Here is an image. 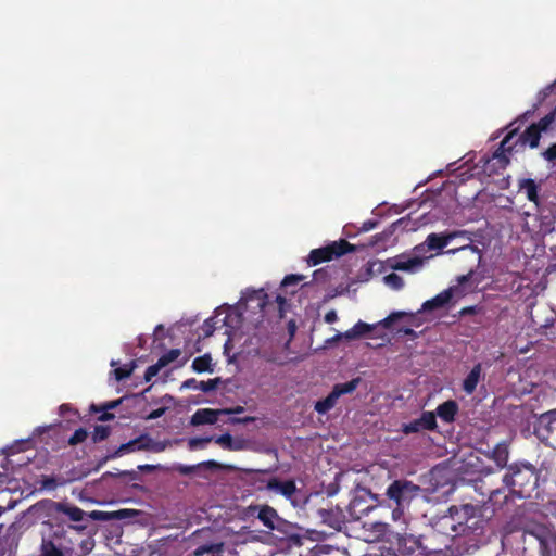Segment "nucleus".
Instances as JSON below:
<instances>
[{
	"label": "nucleus",
	"mask_w": 556,
	"mask_h": 556,
	"mask_svg": "<svg viewBox=\"0 0 556 556\" xmlns=\"http://www.w3.org/2000/svg\"><path fill=\"white\" fill-rule=\"evenodd\" d=\"M475 271L469 270L467 275L459 276L457 283L443 290L434 298L424 302L419 312H431L443 308L451 303H455L473 290L477 282H473Z\"/></svg>",
	"instance_id": "f257e3e1"
},
{
	"label": "nucleus",
	"mask_w": 556,
	"mask_h": 556,
	"mask_svg": "<svg viewBox=\"0 0 556 556\" xmlns=\"http://www.w3.org/2000/svg\"><path fill=\"white\" fill-rule=\"evenodd\" d=\"M508 471L503 478L504 483L515 488L514 491L519 496H530V492L538 485L535 469L529 465H514Z\"/></svg>",
	"instance_id": "f03ea898"
},
{
	"label": "nucleus",
	"mask_w": 556,
	"mask_h": 556,
	"mask_svg": "<svg viewBox=\"0 0 556 556\" xmlns=\"http://www.w3.org/2000/svg\"><path fill=\"white\" fill-rule=\"evenodd\" d=\"M243 517H256L261 523L264 526V531H269L270 534H274V531H277L281 534H287L289 522H287L283 518H281L277 510L269 505H249L243 509Z\"/></svg>",
	"instance_id": "7ed1b4c3"
},
{
	"label": "nucleus",
	"mask_w": 556,
	"mask_h": 556,
	"mask_svg": "<svg viewBox=\"0 0 556 556\" xmlns=\"http://www.w3.org/2000/svg\"><path fill=\"white\" fill-rule=\"evenodd\" d=\"M478 509L473 505L453 506L448 514L441 518V526L450 528L453 535L465 533L466 529H472L476 522L469 525V521L476 518Z\"/></svg>",
	"instance_id": "20e7f679"
},
{
	"label": "nucleus",
	"mask_w": 556,
	"mask_h": 556,
	"mask_svg": "<svg viewBox=\"0 0 556 556\" xmlns=\"http://www.w3.org/2000/svg\"><path fill=\"white\" fill-rule=\"evenodd\" d=\"M265 489L282 495L295 508H303L308 502V496L296 488L293 480L280 481L271 478L266 481Z\"/></svg>",
	"instance_id": "39448f33"
},
{
	"label": "nucleus",
	"mask_w": 556,
	"mask_h": 556,
	"mask_svg": "<svg viewBox=\"0 0 556 556\" xmlns=\"http://www.w3.org/2000/svg\"><path fill=\"white\" fill-rule=\"evenodd\" d=\"M363 536L367 542L386 541L392 545H401L405 533L390 530L389 525L381 521L365 522L363 525Z\"/></svg>",
	"instance_id": "423d86ee"
},
{
	"label": "nucleus",
	"mask_w": 556,
	"mask_h": 556,
	"mask_svg": "<svg viewBox=\"0 0 556 556\" xmlns=\"http://www.w3.org/2000/svg\"><path fill=\"white\" fill-rule=\"evenodd\" d=\"M419 492L420 488L413 482L395 480L387 488L386 494L395 505L407 507Z\"/></svg>",
	"instance_id": "0eeeda50"
},
{
	"label": "nucleus",
	"mask_w": 556,
	"mask_h": 556,
	"mask_svg": "<svg viewBox=\"0 0 556 556\" xmlns=\"http://www.w3.org/2000/svg\"><path fill=\"white\" fill-rule=\"evenodd\" d=\"M355 251V247L344 240L333 242L330 245L312 250L308 257L307 264L315 266L321 262L330 261L333 256H341L348 252Z\"/></svg>",
	"instance_id": "6e6552de"
},
{
	"label": "nucleus",
	"mask_w": 556,
	"mask_h": 556,
	"mask_svg": "<svg viewBox=\"0 0 556 556\" xmlns=\"http://www.w3.org/2000/svg\"><path fill=\"white\" fill-rule=\"evenodd\" d=\"M432 257V255H424L421 252H416L412 256L397 255L387 260L386 264L393 270H402L410 274L419 271L425 264V261Z\"/></svg>",
	"instance_id": "1a4fd4ad"
},
{
	"label": "nucleus",
	"mask_w": 556,
	"mask_h": 556,
	"mask_svg": "<svg viewBox=\"0 0 556 556\" xmlns=\"http://www.w3.org/2000/svg\"><path fill=\"white\" fill-rule=\"evenodd\" d=\"M275 538V534H270L269 531L252 530L244 526L239 531L232 533L230 543L235 546L245 545L249 543L270 545L274 544Z\"/></svg>",
	"instance_id": "9d476101"
},
{
	"label": "nucleus",
	"mask_w": 556,
	"mask_h": 556,
	"mask_svg": "<svg viewBox=\"0 0 556 556\" xmlns=\"http://www.w3.org/2000/svg\"><path fill=\"white\" fill-rule=\"evenodd\" d=\"M359 378H355L346 383L336 384L327 397L316 402L315 410L319 414H326L336 405L341 395L352 393L359 384Z\"/></svg>",
	"instance_id": "9b49d317"
},
{
	"label": "nucleus",
	"mask_w": 556,
	"mask_h": 556,
	"mask_svg": "<svg viewBox=\"0 0 556 556\" xmlns=\"http://www.w3.org/2000/svg\"><path fill=\"white\" fill-rule=\"evenodd\" d=\"M463 235H464V232H459V233L454 232V233H448L446 236L431 233L427 237V239L424 243L415 247V251L421 252L424 255H426V253L428 251L442 249V248L446 247L453 238H455L457 236H463Z\"/></svg>",
	"instance_id": "f8f14e48"
},
{
	"label": "nucleus",
	"mask_w": 556,
	"mask_h": 556,
	"mask_svg": "<svg viewBox=\"0 0 556 556\" xmlns=\"http://www.w3.org/2000/svg\"><path fill=\"white\" fill-rule=\"evenodd\" d=\"M228 313L225 316L223 323L227 327L226 333L228 336V340L225 343V346L228 348L237 338H238V329L241 325L242 318L241 313L238 307H228Z\"/></svg>",
	"instance_id": "ddd939ff"
},
{
	"label": "nucleus",
	"mask_w": 556,
	"mask_h": 556,
	"mask_svg": "<svg viewBox=\"0 0 556 556\" xmlns=\"http://www.w3.org/2000/svg\"><path fill=\"white\" fill-rule=\"evenodd\" d=\"M539 224L533 226L532 228H529L530 231H533L535 233L540 235H546L552 232L554 228V216L552 213L544 208L538 210V217H536Z\"/></svg>",
	"instance_id": "4468645a"
},
{
	"label": "nucleus",
	"mask_w": 556,
	"mask_h": 556,
	"mask_svg": "<svg viewBox=\"0 0 556 556\" xmlns=\"http://www.w3.org/2000/svg\"><path fill=\"white\" fill-rule=\"evenodd\" d=\"M219 416H222L220 409L201 408V409H198L192 415L191 425H193V426L213 425L218 420Z\"/></svg>",
	"instance_id": "2eb2a0df"
},
{
	"label": "nucleus",
	"mask_w": 556,
	"mask_h": 556,
	"mask_svg": "<svg viewBox=\"0 0 556 556\" xmlns=\"http://www.w3.org/2000/svg\"><path fill=\"white\" fill-rule=\"evenodd\" d=\"M541 137V130L538 128L535 124L531 125L523 134H521L518 139H516L515 146H530L531 148H535L539 144Z\"/></svg>",
	"instance_id": "dca6fc26"
},
{
	"label": "nucleus",
	"mask_w": 556,
	"mask_h": 556,
	"mask_svg": "<svg viewBox=\"0 0 556 556\" xmlns=\"http://www.w3.org/2000/svg\"><path fill=\"white\" fill-rule=\"evenodd\" d=\"M516 132L515 130L510 131L502 141L500 149L494 153V157L501 159L505 164L509 162L506 154H510L514 150L518 152L515 139Z\"/></svg>",
	"instance_id": "f3484780"
},
{
	"label": "nucleus",
	"mask_w": 556,
	"mask_h": 556,
	"mask_svg": "<svg viewBox=\"0 0 556 556\" xmlns=\"http://www.w3.org/2000/svg\"><path fill=\"white\" fill-rule=\"evenodd\" d=\"M482 378V366L477 364L463 381V389L467 394H472Z\"/></svg>",
	"instance_id": "a211bd4d"
},
{
	"label": "nucleus",
	"mask_w": 556,
	"mask_h": 556,
	"mask_svg": "<svg viewBox=\"0 0 556 556\" xmlns=\"http://www.w3.org/2000/svg\"><path fill=\"white\" fill-rule=\"evenodd\" d=\"M376 325H370L359 320L351 329L344 332L345 340H356L374 330Z\"/></svg>",
	"instance_id": "6ab92c4d"
},
{
	"label": "nucleus",
	"mask_w": 556,
	"mask_h": 556,
	"mask_svg": "<svg viewBox=\"0 0 556 556\" xmlns=\"http://www.w3.org/2000/svg\"><path fill=\"white\" fill-rule=\"evenodd\" d=\"M265 298L266 294L262 289L260 290H247L242 293V296L238 303V305L247 304L249 302H256V307L262 309L265 306Z\"/></svg>",
	"instance_id": "aec40b11"
},
{
	"label": "nucleus",
	"mask_w": 556,
	"mask_h": 556,
	"mask_svg": "<svg viewBox=\"0 0 556 556\" xmlns=\"http://www.w3.org/2000/svg\"><path fill=\"white\" fill-rule=\"evenodd\" d=\"M55 509L56 511L66 515L73 521H81L85 516V511L83 509L66 503H58L55 505Z\"/></svg>",
	"instance_id": "412c9836"
},
{
	"label": "nucleus",
	"mask_w": 556,
	"mask_h": 556,
	"mask_svg": "<svg viewBox=\"0 0 556 556\" xmlns=\"http://www.w3.org/2000/svg\"><path fill=\"white\" fill-rule=\"evenodd\" d=\"M519 189L526 192L527 199L533 202L536 207H539V195L538 190L539 187L532 179H521L519 180Z\"/></svg>",
	"instance_id": "4be33fe9"
},
{
	"label": "nucleus",
	"mask_w": 556,
	"mask_h": 556,
	"mask_svg": "<svg viewBox=\"0 0 556 556\" xmlns=\"http://www.w3.org/2000/svg\"><path fill=\"white\" fill-rule=\"evenodd\" d=\"M216 386L217 380L197 381L195 379L191 378L182 382L181 389H193L208 392L214 390Z\"/></svg>",
	"instance_id": "5701e85b"
},
{
	"label": "nucleus",
	"mask_w": 556,
	"mask_h": 556,
	"mask_svg": "<svg viewBox=\"0 0 556 556\" xmlns=\"http://www.w3.org/2000/svg\"><path fill=\"white\" fill-rule=\"evenodd\" d=\"M456 412L457 404L454 401L444 402L437 408L438 416L446 422L454 420Z\"/></svg>",
	"instance_id": "b1692460"
},
{
	"label": "nucleus",
	"mask_w": 556,
	"mask_h": 556,
	"mask_svg": "<svg viewBox=\"0 0 556 556\" xmlns=\"http://www.w3.org/2000/svg\"><path fill=\"white\" fill-rule=\"evenodd\" d=\"M492 458L500 467H504L508 460V446L505 442L495 445L492 451Z\"/></svg>",
	"instance_id": "393cba45"
},
{
	"label": "nucleus",
	"mask_w": 556,
	"mask_h": 556,
	"mask_svg": "<svg viewBox=\"0 0 556 556\" xmlns=\"http://www.w3.org/2000/svg\"><path fill=\"white\" fill-rule=\"evenodd\" d=\"M383 282L387 287L395 291L403 289L405 285L404 279L395 273L384 276Z\"/></svg>",
	"instance_id": "a878e982"
},
{
	"label": "nucleus",
	"mask_w": 556,
	"mask_h": 556,
	"mask_svg": "<svg viewBox=\"0 0 556 556\" xmlns=\"http://www.w3.org/2000/svg\"><path fill=\"white\" fill-rule=\"evenodd\" d=\"M207 465V466H216V463L214 460H208L207 463H201L198 465H182V464H175L173 466V470H176L180 475H190L197 470V468Z\"/></svg>",
	"instance_id": "bb28decb"
},
{
	"label": "nucleus",
	"mask_w": 556,
	"mask_h": 556,
	"mask_svg": "<svg viewBox=\"0 0 556 556\" xmlns=\"http://www.w3.org/2000/svg\"><path fill=\"white\" fill-rule=\"evenodd\" d=\"M192 368L197 372L213 371L211 368V357L208 355L197 357L192 362Z\"/></svg>",
	"instance_id": "cd10ccee"
},
{
	"label": "nucleus",
	"mask_w": 556,
	"mask_h": 556,
	"mask_svg": "<svg viewBox=\"0 0 556 556\" xmlns=\"http://www.w3.org/2000/svg\"><path fill=\"white\" fill-rule=\"evenodd\" d=\"M457 251L467 253L477 264H480V262L482 260V255L477 247H473L470 244H465V245L460 247L459 249H457ZM455 252H456L455 249L447 251V253H455Z\"/></svg>",
	"instance_id": "c85d7f7f"
},
{
	"label": "nucleus",
	"mask_w": 556,
	"mask_h": 556,
	"mask_svg": "<svg viewBox=\"0 0 556 556\" xmlns=\"http://www.w3.org/2000/svg\"><path fill=\"white\" fill-rule=\"evenodd\" d=\"M421 429L432 430L437 427L435 415L432 412H425L418 418Z\"/></svg>",
	"instance_id": "c756f323"
},
{
	"label": "nucleus",
	"mask_w": 556,
	"mask_h": 556,
	"mask_svg": "<svg viewBox=\"0 0 556 556\" xmlns=\"http://www.w3.org/2000/svg\"><path fill=\"white\" fill-rule=\"evenodd\" d=\"M40 556H63V553L51 541H42Z\"/></svg>",
	"instance_id": "7c9ffc66"
},
{
	"label": "nucleus",
	"mask_w": 556,
	"mask_h": 556,
	"mask_svg": "<svg viewBox=\"0 0 556 556\" xmlns=\"http://www.w3.org/2000/svg\"><path fill=\"white\" fill-rule=\"evenodd\" d=\"M136 451H140L139 450V443H138V438L135 439V440H131L125 444H122L118 450L116 451L115 455L116 456H122V455H125V454H128V453H131V452H136Z\"/></svg>",
	"instance_id": "2f4dec72"
},
{
	"label": "nucleus",
	"mask_w": 556,
	"mask_h": 556,
	"mask_svg": "<svg viewBox=\"0 0 556 556\" xmlns=\"http://www.w3.org/2000/svg\"><path fill=\"white\" fill-rule=\"evenodd\" d=\"M135 367H136V365L132 362L129 366L115 368L113 370V375L117 381H121L125 378H128L132 374Z\"/></svg>",
	"instance_id": "473e14b6"
},
{
	"label": "nucleus",
	"mask_w": 556,
	"mask_h": 556,
	"mask_svg": "<svg viewBox=\"0 0 556 556\" xmlns=\"http://www.w3.org/2000/svg\"><path fill=\"white\" fill-rule=\"evenodd\" d=\"M556 422V410H551L540 417V427H546L548 430L553 429V424Z\"/></svg>",
	"instance_id": "72a5a7b5"
},
{
	"label": "nucleus",
	"mask_w": 556,
	"mask_h": 556,
	"mask_svg": "<svg viewBox=\"0 0 556 556\" xmlns=\"http://www.w3.org/2000/svg\"><path fill=\"white\" fill-rule=\"evenodd\" d=\"M213 440L212 437L206 438H192L188 441V445L190 450L203 448Z\"/></svg>",
	"instance_id": "f704fd0d"
},
{
	"label": "nucleus",
	"mask_w": 556,
	"mask_h": 556,
	"mask_svg": "<svg viewBox=\"0 0 556 556\" xmlns=\"http://www.w3.org/2000/svg\"><path fill=\"white\" fill-rule=\"evenodd\" d=\"M165 367L164 366V362H161L160 359L157 361L156 364L152 365V366H149L146 370V374H144V380L147 382H149L153 377H155L159 371Z\"/></svg>",
	"instance_id": "c9c22d12"
},
{
	"label": "nucleus",
	"mask_w": 556,
	"mask_h": 556,
	"mask_svg": "<svg viewBox=\"0 0 556 556\" xmlns=\"http://www.w3.org/2000/svg\"><path fill=\"white\" fill-rule=\"evenodd\" d=\"M87 437H88L87 431L84 428H79L70 438L68 443L71 445L79 444V443L84 442L87 439Z\"/></svg>",
	"instance_id": "e433bc0d"
},
{
	"label": "nucleus",
	"mask_w": 556,
	"mask_h": 556,
	"mask_svg": "<svg viewBox=\"0 0 556 556\" xmlns=\"http://www.w3.org/2000/svg\"><path fill=\"white\" fill-rule=\"evenodd\" d=\"M556 118V109L551 112L549 114H547L546 116H544L538 124H535L538 126V128L541 130V131H544L546 130L549 125L555 121Z\"/></svg>",
	"instance_id": "4c0bfd02"
},
{
	"label": "nucleus",
	"mask_w": 556,
	"mask_h": 556,
	"mask_svg": "<svg viewBox=\"0 0 556 556\" xmlns=\"http://www.w3.org/2000/svg\"><path fill=\"white\" fill-rule=\"evenodd\" d=\"M138 443H139L140 451H151L153 439H151L148 435H140L138 438Z\"/></svg>",
	"instance_id": "58836bf2"
},
{
	"label": "nucleus",
	"mask_w": 556,
	"mask_h": 556,
	"mask_svg": "<svg viewBox=\"0 0 556 556\" xmlns=\"http://www.w3.org/2000/svg\"><path fill=\"white\" fill-rule=\"evenodd\" d=\"M420 430H422V429L420 427V424H419L418 419L403 425V432L406 433V434L419 432Z\"/></svg>",
	"instance_id": "ea45409f"
},
{
	"label": "nucleus",
	"mask_w": 556,
	"mask_h": 556,
	"mask_svg": "<svg viewBox=\"0 0 556 556\" xmlns=\"http://www.w3.org/2000/svg\"><path fill=\"white\" fill-rule=\"evenodd\" d=\"M232 437L228 433L226 434H223V435H219L215 439V442L220 445L223 448H226V450H229L230 445H231V442H232Z\"/></svg>",
	"instance_id": "a19ab883"
},
{
	"label": "nucleus",
	"mask_w": 556,
	"mask_h": 556,
	"mask_svg": "<svg viewBox=\"0 0 556 556\" xmlns=\"http://www.w3.org/2000/svg\"><path fill=\"white\" fill-rule=\"evenodd\" d=\"M248 447V441L244 439H232L229 451H243Z\"/></svg>",
	"instance_id": "79ce46f5"
},
{
	"label": "nucleus",
	"mask_w": 556,
	"mask_h": 556,
	"mask_svg": "<svg viewBox=\"0 0 556 556\" xmlns=\"http://www.w3.org/2000/svg\"><path fill=\"white\" fill-rule=\"evenodd\" d=\"M406 315L405 312H394L391 315H389L387 318L382 319L379 324L389 327L394 320L399 319L400 317Z\"/></svg>",
	"instance_id": "37998d69"
},
{
	"label": "nucleus",
	"mask_w": 556,
	"mask_h": 556,
	"mask_svg": "<svg viewBox=\"0 0 556 556\" xmlns=\"http://www.w3.org/2000/svg\"><path fill=\"white\" fill-rule=\"evenodd\" d=\"M179 354V350H170L167 354L163 355L160 361L164 362V366H167L169 363L174 362Z\"/></svg>",
	"instance_id": "c03bdc74"
},
{
	"label": "nucleus",
	"mask_w": 556,
	"mask_h": 556,
	"mask_svg": "<svg viewBox=\"0 0 556 556\" xmlns=\"http://www.w3.org/2000/svg\"><path fill=\"white\" fill-rule=\"evenodd\" d=\"M303 279H304V276H302V275H289V276H286L285 279L282 280V286L294 285V283L302 281Z\"/></svg>",
	"instance_id": "a18cd8bd"
},
{
	"label": "nucleus",
	"mask_w": 556,
	"mask_h": 556,
	"mask_svg": "<svg viewBox=\"0 0 556 556\" xmlns=\"http://www.w3.org/2000/svg\"><path fill=\"white\" fill-rule=\"evenodd\" d=\"M167 409V406H163V407H160L157 409H154L152 410L148 416H147V419L148 420H153V419H157L160 418L161 416H163L165 414Z\"/></svg>",
	"instance_id": "49530a36"
},
{
	"label": "nucleus",
	"mask_w": 556,
	"mask_h": 556,
	"mask_svg": "<svg viewBox=\"0 0 556 556\" xmlns=\"http://www.w3.org/2000/svg\"><path fill=\"white\" fill-rule=\"evenodd\" d=\"M405 508H406V507H404V506H397V505H395V507H394V508H393V510H392V519H393L394 521H399V520L404 516V509H405Z\"/></svg>",
	"instance_id": "de8ad7c7"
},
{
	"label": "nucleus",
	"mask_w": 556,
	"mask_h": 556,
	"mask_svg": "<svg viewBox=\"0 0 556 556\" xmlns=\"http://www.w3.org/2000/svg\"><path fill=\"white\" fill-rule=\"evenodd\" d=\"M108 429L104 427H97L94 430V440H103L108 437Z\"/></svg>",
	"instance_id": "09e8293b"
},
{
	"label": "nucleus",
	"mask_w": 556,
	"mask_h": 556,
	"mask_svg": "<svg viewBox=\"0 0 556 556\" xmlns=\"http://www.w3.org/2000/svg\"><path fill=\"white\" fill-rule=\"evenodd\" d=\"M543 156L547 160V161H553L556 159V143L553 144L552 147H549L544 153H543Z\"/></svg>",
	"instance_id": "8fccbe9b"
},
{
	"label": "nucleus",
	"mask_w": 556,
	"mask_h": 556,
	"mask_svg": "<svg viewBox=\"0 0 556 556\" xmlns=\"http://www.w3.org/2000/svg\"><path fill=\"white\" fill-rule=\"evenodd\" d=\"M222 410V415H232V414H241L244 412V407L243 406H236V407H232V408H224V409H220Z\"/></svg>",
	"instance_id": "3c124183"
},
{
	"label": "nucleus",
	"mask_w": 556,
	"mask_h": 556,
	"mask_svg": "<svg viewBox=\"0 0 556 556\" xmlns=\"http://www.w3.org/2000/svg\"><path fill=\"white\" fill-rule=\"evenodd\" d=\"M331 548L329 546L317 547L311 556H325L328 555Z\"/></svg>",
	"instance_id": "603ef678"
},
{
	"label": "nucleus",
	"mask_w": 556,
	"mask_h": 556,
	"mask_svg": "<svg viewBox=\"0 0 556 556\" xmlns=\"http://www.w3.org/2000/svg\"><path fill=\"white\" fill-rule=\"evenodd\" d=\"M338 320V314L334 309H331L329 311L326 315H325V321L327 324H333Z\"/></svg>",
	"instance_id": "864d4df0"
},
{
	"label": "nucleus",
	"mask_w": 556,
	"mask_h": 556,
	"mask_svg": "<svg viewBox=\"0 0 556 556\" xmlns=\"http://www.w3.org/2000/svg\"><path fill=\"white\" fill-rule=\"evenodd\" d=\"M343 334H344V332H337L333 337L327 339L325 341V344L332 345V344L337 343L339 340L344 339Z\"/></svg>",
	"instance_id": "5fc2aeb1"
},
{
	"label": "nucleus",
	"mask_w": 556,
	"mask_h": 556,
	"mask_svg": "<svg viewBox=\"0 0 556 556\" xmlns=\"http://www.w3.org/2000/svg\"><path fill=\"white\" fill-rule=\"evenodd\" d=\"M165 448H166V443L156 442L153 440L151 452L160 453V452H163Z\"/></svg>",
	"instance_id": "6e6d98bb"
},
{
	"label": "nucleus",
	"mask_w": 556,
	"mask_h": 556,
	"mask_svg": "<svg viewBox=\"0 0 556 556\" xmlns=\"http://www.w3.org/2000/svg\"><path fill=\"white\" fill-rule=\"evenodd\" d=\"M376 226H377L376 222L367 220V222L363 223L361 230L366 232V231L374 229Z\"/></svg>",
	"instance_id": "4d7b16f0"
},
{
	"label": "nucleus",
	"mask_w": 556,
	"mask_h": 556,
	"mask_svg": "<svg viewBox=\"0 0 556 556\" xmlns=\"http://www.w3.org/2000/svg\"><path fill=\"white\" fill-rule=\"evenodd\" d=\"M55 485H56V483H55L54 479H52V478H46V479L42 481V486H43L45 489H49V490H51V489H54V488H55Z\"/></svg>",
	"instance_id": "13d9d810"
},
{
	"label": "nucleus",
	"mask_w": 556,
	"mask_h": 556,
	"mask_svg": "<svg viewBox=\"0 0 556 556\" xmlns=\"http://www.w3.org/2000/svg\"><path fill=\"white\" fill-rule=\"evenodd\" d=\"M254 420V417H244V418H232L230 422L232 424H248Z\"/></svg>",
	"instance_id": "bf43d9fd"
},
{
	"label": "nucleus",
	"mask_w": 556,
	"mask_h": 556,
	"mask_svg": "<svg viewBox=\"0 0 556 556\" xmlns=\"http://www.w3.org/2000/svg\"><path fill=\"white\" fill-rule=\"evenodd\" d=\"M160 467H161L160 465H148L147 464V465H139L138 469L140 471H152V470H154L156 468H160Z\"/></svg>",
	"instance_id": "052dcab7"
},
{
	"label": "nucleus",
	"mask_w": 556,
	"mask_h": 556,
	"mask_svg": "<svg viewBox=\"0 0 556 556\" xmlns=\"http://www.w3.org/2000/svg\"><path fill=\"white\" fill-rule=\"evenodd\" d=\"M118 404H119V401H112V402L106 403V404L103 406V408H104V409H113V408H115Z\"/></svg>",
	"instance_id": "680f3d73"
},
{
	"label": "nucleus",
	"mask_w": 556,
	"mask_h": 556,
	"mask_svg": "<svg viewBox=\"0 0 556 556\" xmlns=\"http://www.w3.org/2000/svg\"><path fill=\"white\" fill-rule=\"evenodd\" d=\"M114 418V415L113 414H110V413H103L101 416H100V420L102 421H106V420H111Z\"/></svg>",
	"instance_id": "e2e57ef3"
},
{
	"label": "nucleus",
	"mask_w": 556,
	"mask_h": 556,
	"mask_svg": "<svg viewBox=\"0 0 556 556\" xmlns=\"http://www.w3.org/2000/svg\"><path fill=\"white\" fill-rule=\"evenodd\" d=\"M68 410H71L70 405H67V404H62V405L60 406V413H61L62 415H63V414H65V413H66V412H68Z\"/></svg>",
	"instance_id": "0e129e2a"
},
{
	"label": "nucleus",
	"mask_w": 556,
	"mask_h": 556,
	"mask_svg": "<svg viewBox=\"0 0 556 556\" xmlns=\"http://www.w3.org/2000/svg\"><path fill=\"white\" fill-rule=\"evenodd\" d=\"M162 402L170 403L172 402V397L170 396H165V397L162 399Z\"/></svg>",
	"instance_id": "69168bd1"
},
{
	"label": "nucleus",
	"mask_w": 556,
	"mask_h": 556,
	"mask_svg": "<svg viewBox=\"0 0 556 556\" xmlns=\"http://www.w3.org/2000/svg\"><path fill=\"white\" fill-rule=\"evenodd\" d=\"M406 223H407V222H406L404 218H402V219H400V220L397 222V224H400V225H404V228H407Z\"/></svg>",
	"instance_id": "338daca9"
},
{
	"label": "nucleus",
	"mask_w": 556,
	"mask_h": 556,
	"mask_svg": "<svg viewBox=\"0 0 556 556\" xmlns=\"http://www.w3.org/2000/svg\"><path fill=\"white\" fill-rule=\"evenodd\" d=\"M403 332L406 333V334H413L414 333V331L412 329H409V328L404 329Z\"/></svg>",
	"instance_id": "774afa93"
}]
</instances>
